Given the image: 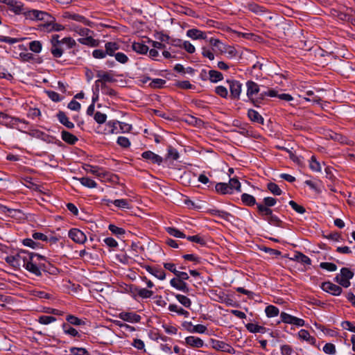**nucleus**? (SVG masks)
<instances>
[{"instance_id": "nucleus-1", "label": "nucleus", "mask_w": 355, "mask_h": 355, "mask_svg": "<svg viewBox=\"0 0 355 355\" xmlns=\"http://www.w3.org/2000/svg\"><path fill=\"white\" fill-rule=\"evenodd\" d=\"M18 257L21 259L23 267L36 277H41L42 272L55 275L58 271L57 268L46 261L44 256L39 254L20 250L18 252Z\"/></svg>"}, {"instance_id": "nucleus-2", "label": "nucleus", "mask_w": 355, "mask_h": 355, "mask_svg": "<svg viewBox=\"0 0 355 355\" xmlns=\"http://www.w3.org/2000/svg\"><path fill=\"white\" fill-rule=\"evenodd\" d=\"M247 92L246 94L251 103L257 107H259L267 97H273L277 96V91L274 89L262 90L261 87L257 83L252 80L246 82Z\"/></svg>"}, {"instance_id": "nucleus-3", "label": "nucleus", "mask_w": 355, "mask_h": 355, "mask_svg": "<svg viewBox=\"0 0 355 355\" xmlns=\"http://www.w3.org/2000/svg\"><path fill=\"white\" fill-rule=\"evenodd\" d=\"M257 209L259 215L270 225L276 227H282L283 221L276 215L273 214L271 208L265 207L262 204H257Z\"/></svg>"}, {"instance_id": "nucleus-4", "label": "nucleus", "mask_w": 355, "mask_h": 355, "mask_svg": "<svg viewBox=\"0 0 355 355\" xmlns=\"http://www.w3.org/2000/svg\"><path fill=\"white\" fill-rule=\"evenodd\" d=\"M354 273L348 268H343L340 274L337 275L335 280L344 288H348L350 286L349 280L353 278Z\"/></svg>"}, {"instance_id": "nucleus-5", "label": "nucleus", "mask_w": 355, "mask_h": 355, "mask_svg": "<svg viewBox=\"0 0 355 355\" xmlns=\"http://www.w3.org/2000/svg\"><path fill=\"white\" fill-rule=\"evenodd\" d=\"M96 76L98 78V79L95 81L94 93L99 92L100 82L105 83L116 82V79L114 78L113 73H112L111 72H105L103 71H98L97 73H96Z\"/></svg>"}, {"instance_id": "nucleus-6", "label": "nucleus", "mask_w": 355, "mask_h": 355, "mask_svg": "<svg viewBox=\"0 0 355 355\" xmlns=\"http://www.w3.org/2000/svg\"><path fill=\"white\" fill-rule=\"evenodd\" d=\"M0 2L6 4L8 9L16 15L23 14L25 15L27 10L24 4L17 0H0Z\"/></svg>"}, {"instance_id": "nucleus-7", "label": "nucleus", "mask_w": 355, "mask_h": 355, "mask_svg": "<svg viewBox=\"0 0 355 355\" xmlns=\"http://www.w3.org/2000/svg\"><path fill=\"white\" fill-rule=\"evenodd\" d=\"M62 17L65 20H73L88 26H91V24H92L89 19H87L83 15L70 11L63 12L62 14Z\"/></svg>"}, {"instance_id": "nucleus-8", "label": "nucleus", "mask_w": 355, "mask_h": 355, "mask_svg": "<svg viewBox=\"0 0 355 355\" xmlns=\"http://www.w3.org/2000/svg\"><path fill=\"white\" fill-rule=\"evenodd\" d=\"M26 19L44 21L46 19H51V15L46 12L38 10H27L25 12Z\"/></svg>"}, {"instance_id": "nucleus-9", "label": "nucleus", "mask_w": 355, "mask_h": 355, "mask_svg": "<svg viewBox=\"0 0 355 355\" xmlns=\"http://www.w3.org/2000/svg\"><path fill=\"white\" fill-rule=\"evenodd\" d=\"M280 318L282 322L285 324H294L297 327H303L305 324L303 319L298 318L286 312H282L280 313Z\"/></svg>"}, {"instance_id": "nucleus-10", "label": "nucleus", "mask_w": 355, "mask_h": 355, "mask_svg": "<svg viewBox=\"0 0 355 355\" xmlns=\"http://www.w3.org/2000/svg\"><path fill=\"white\" fill-rule=\"evenodd\" d=\"M212 347L218 351L227 352L229 354H234L235 349L229 344L222 340L211 339Z\"/></svg>"}, {"instance_id": "nucleus-11", "label": "nucleus", "mask_w": 355, "mask_h": 355, "mask_svg": "<svg viewBox=\"0 0 355 355\" xmlns=\"http://www.w3.org/2000/svg\"><path fill=\"white\" fill-rule=\"evenodd\" d=\"M60 36L58 35H53L51 39V45H56L59 44H65L68 49H72L76 46L77 44L75 40L71 37H66L62 40H59Z\"/></svg>"}, {"instance_id": "nucleus-12", "label": "nucleus", "mask_w": 355, "mask_h": 355, "mask_svg": "<svg viewBox=\"0 0 355 355\" xmlns=\"http://www.w3.org/2000/svg\"><path fill=\"white\" fill-rule=\"evenodd\" d=\"M227 83L230 87V97L232 99H239L242 90V84L239 81L235 80H227Z\"/></svg>"}, {"instance_id": "nucleus-13", "label": "nucleus", "mask_w": 355, "mask_h": 355, "mask_svg": "<svg viewBox=\"0 0 355 355\" xmlns=\"http://www.w3.org/2000/svg\"><path fill=\"white\" fill-rule=\"evenodd\" d=\"M68 236L76 243L83 244L87 241V236L84 232L76 228L70 230Z\"/></svg>"}, {"instance_id": "nucleus-14", "label": "nucleus", "mask_w": 355, "mask_h": 355, "mask_svg": "<svg viewBox=\"0 0 355 355\" xmlns=\"http://www.w3.org/2000/svg\"><path fill=\"white\" fill-rule=\"evenodd\" d=\"M321 288L324 291L336 296L340 295L343 291L340 286L334 284L330 282L322 283Z\"/></svg>"}, {"instance_id": "nucleus-15", "label": "nucleus", "mask_w": 355, "mask_h": 355, "mask_svg": "<svg viewBox=\"0 0 355 355\" xmlns=\"http://www.w3.org/2000/svg\"><path fill=\"white\" fill-rule=\"evenodd\" d=\"M119 318L130 323L139 322L141 320V316L133 312H121L119 314Z\"/></svg>"}, {"instance_id": "nucleus-16", "label": "nucleus", "mask_w": 355, "mask_h": 355, "mask_svg": "<svg viewBox=\"0 0 355 355\" xmlns=\"http://www.w3.org/2000/svg\"><path fill=\"white\" fill-rule=\"evenodd\" d=\"M144 268L147 272L155 277L159 280H164L166 278V273L164 270L159 267L144 266Z\"/></svg>"}, {"instance_id": "nucleus-17", "label": "nucleus", "mask_w": 355, "mask_h": 355, "mask_svg": "<svg viewBox=\"0 0 355 355\" xmlns=\"http://www.w3.org/2000/svg\"><path fill=\"white\" fill-rule=\"evenodd\" d=\"M83 168L87 173H90L100 178H105V177L107 176V173H106L105 171H103V169L99 168L98 166L86 164L83 167Z\"/></svg>"}, {"instance_id": "nucleus-18", "label": "nucleus", "mask_w": 355, "mask_h": 355, "mask_svg": "<svg viewBox=\"0 0 355 355\" xmlns=\"http://www.w3.org/2000/svg\"><path fill=\"white\" fill-rule=\"evenodd\" d=\"M141 157L144 159L149 161L150 163L157 164L158 165L161 164V163L162 162V160H163L162 158L159 155H158L150 150L144 152L141 154Z\"/></svg>"}, {"instance_id": "nucleus-19", "label": "nucleus", "mask_w": 355, "mask_h": 355, "mask_svg": "<svg viewBox=\"0 0 355 355\" xmlns=\"http://www.w3.org/2000/svg\"><path fill=\"white\" fill-rule=\"evenodd\" d=\"M170 284L171 286H173V288H175L176 289L181 291L185 293H188L189 292V288L187 284L182 281L181 279L173 278L170 281Z\"/></svg>"}, {"instance_id": "nucleus-20", "label": "nucleus", "mask_w": 355, "mask_h": 355, "mask_svg": "<svg viewBox=\"0 0 355 355\" xmlns=\"http://www.w3.org/2000/svg\"><path fill=\"white\" fill-rule=\"evenodd\" d=\"M92 34L88 35H84L82 37L78 39V42L83 45H86L91 47H96L99 45V41L95 40L92 36Z\"/></svg>"}, {"instance_id": "nucleus-21", "label": "nucleus", "mask_w": 355, "mask_h": 355, "mask_svg": "<svg viewBox=\"0 0 355 355\" xmlns=\"http://www.w3.org/2000/svg\"><path fill=\"white\" fill-rule=\"evenodd\" d=\"M69 29L78 34L80 36L88 35L89 34H93V31L87 28L81 27L74 23H70L69 24Z\"/></svg>"}, {"instance_id": "nucleus-22", "label": "nucleus", "mask_w": 355, "mask_h": 355, "mask_svg": "<svg viewBox=\"0 0 355 355\" xmlns=\"http://www.w3.org/2000/svg\"><path fill=\"white\" fill-rule=\"evenodd\" d=\"M187 345L193 348H200L204 345V341L196 336H190L185 338Z\"/></svg>"}, {"instance_id": "nucleus-23", "label": "nucleus", "mask_w": 355, "mask_h": 355, "mask_svg": "<svg viewBox=\"0 0 355 355\" xmlns=\"http://www.w3.org/2000/svg\"><path fill=\"white\" fill-rule=\"evenodd\" d=\"M57 118L60 123L69 129L74 128V124L69 121L66 114L62 111H59L57 114Z\"/></svg>"}, {"instance_id": "nucleus-24", "label": "nucleus", "mask_w": 355, "mask_h": 355, "mask_svg": "<svg viewBox=\"0 0 355 355\" xmlns=\"http://www.w3.org/2000/svg\"><path fill=\"white\" fill-rule=\"evenodd\" d=\"M62 139L69 145L75 144L78 139V137L67 130H62L61 132Z\"/></svg>"}, {"instance_id": "nucleus-25", "label": "nucleus", "mask_w": 355, "mask_h": 355, "mask_svg": "<svg viewBox=\"0 0 355 355\" xmlns=\"http://www.w3.org/2000/svg\"><path fill=\"white\" fill-rule=\"evenodd\" d=\"M298 336L301 340H306L309 344L315 346L316 345V339L311 336L309 332L305 329H301L298 332Z\"/></svg>"}, {"instance_id": "nucleus-26", "label": "nucleus", "mask_w": 355, "mask_h": 355, "mask_svg": "<svg viewBox=\"0 0 355 355\" xmlns=\"http://www.w3.org/2000/svg\"><path fill=\"white\" fill-rule=\"evenodd\" d=\"M55 21V19L54 17L51 16V19H46L44 23L38 25V29L41 31L44 32H52L53 31V22Z\"/></svg>"}, {"instance_id": "nucleus-27", "label": "nucleus", "mask_w": 355, "mask_h": 355, "mask_svg": "<svg viewBox=\"0 0 355 355\" xmlns=\"http://www.w3.org/2000/svg\"><path fill=\"white\" fill-rule=\"evenodd\" d=\"M187 35L193 40L206 39V33L197 28H191L187 31Z\"/></svg>"}, {"instance_id": "nucleus-28", "label": "nucleus", "mask_w": 355, "mask_h": 355, "mask_svg": "<svg viewBox=\"0 0 355 355\" xmlns=\"http://www.w3.org/2000/svg\"><path fill=\"white\" fill-rule=\"evenodd\" d=\"M248 116L252 122L257 123L259 124H263V118L259 114V113L257 111L253 109L248 110Z\"/></svg>"}, {"instance_id": "nucleus-29", "label": "nucleus", "mask_w": 355, "mask_h": 355, "mask_svg": "<svg viewBox=\"0 0 355 355\" xmlns=\"http://www.w3.org/2000/svg\"><path fill=\"white\" fill-rule=\"evenodd\" d=\"M245 327L250 333H261L265 334L266 332V328L263 326H260L254 323H248L245 324Z\"/></svg>"}, {"instance_id": "nucleus-30", "label": "nucleus", "mask_w": 355, "mask_h": 355, "mask_svg": "<svg viewBox=\"0 0 355 355\" xmlns=\"http://www.w3.org/2000/svg\"><path fill=\"white\" fill-rule=\"evenodd\" d=\"M105 49H106L107 53L110 56H113L116 54V51L120 49L119 43L115 42H108L105 44Z\"/></svg>"}, {"instance_id": "nucleus-31", "label": "nucleus", "mask_w": 355, "mask_h": 355, "mask_svg": "<svg viewBox=\"0 0 355 355\" xmlns=\"http://www.w3.org/2000/svg\"><path fill=\"white\" fill-rule=\"evenodd\" d=\"M216 192L218 194L225 195L232 194L231 189L228 187L227 183L218 182L215 186Z\"/></svg>"}, {"instance_id": "nucleus-32", "label": "nucleus", "mask_w": 355, "mask_h": 355, "mask_svg": "<svg viewBox=\"0 0 355 355\" xmlns=\"http://www.w3.org/2000/svg\"><path fill=\"white\" fill-rule=\"evenodd\" d=\"M62 328L65 334L69 335L72 337H80L78 331L68 323L64 322L62 325Z\"/></svg>"}, {"instance_id": "nucleus-33", "label": "nucleus", "mask_w": 355, "mask_h": 355, "mask_svg": "<svg viewBox=\"0 0 355 355\" xmlns=\"http://www.w3.org/2000/svg\"><path fill=\"white\" fill-rule=\"evenodd\" d=\"M241 200L245 205L248 207H252L257 204L255 198L248 193H243L241 196Z\"/></svg>"}, {"instance_id": "nucleus-34", "label": "nucleus", "mask_w": 355, "mask_h": 355, "mask_svg": "<svg viewBox=\"0 0 355 355\" xmlns=\"http://www.w3.org/2000/svg\"><path fill=\"white\" fill-rule=\"evenodd\" d=\"M132 50L139 54H146L149 47L141 42H134L132 45Z\"/></svg>"}, {"instance_id": "nucleus-35", "label": "nucleus", "mask_w": 355, "mask_h": 355, "mask_svg": "<svg viewBox=\"0 0 355 355\" xmlns=\"http://www.w3.org/2000/svg\"><path fill=\"white\" fill-rule=\"evenodd\" d=\"M168 309L170 311L175 312L180 315H184L185 318H188L189 315L187 311L175 304H170Z\"/></svg>"}, {"instance_id": "nucleus-36", "label": "nucleus", "mask_w": 355, "mask_h": 355, "mask_svg": "<svg viewBox=\"0 0 355 355\" xmlns=\"http://www.w3.org/2000/svg\"><path fill=\"white\" fill-rule=\"evenodd\" d=\"M63 44H64L51 45L50 51H51V53L53 55V58H59L62 55V54L64 53V49L62 47Z\"/></svg>"}, {"instance_id": "nucleus-37", "label": "nucleus", "mask_w": 355, "mask_h": 355, "mask_svg": "<svg viewBox=\"0 0 355 355\" xmlns=\"http://www.w3.org/2000/svg\"><path fill=\"white\" fill-rule=\"evenodd\" d=\"M100 88L103 94L108 95L111 97H114L117 95L116 92L107 85L105 83L100 82Z\"/></svg>"}, {"instance_id": "nucleus-38", "label": "nucleus", "mask_w": 355, "mask_h": 355, "mask_svg": "<svg viewBox=\"0 0 355 355\" xmlns=\"http://www.w3.org/2000/svg\"><path fill=\"white\" fill-rule=\"evenodd\" d=\"M80 184L85 187L93 189L97 187V183L88 177H83L78 179Z\"/></svg>"}, {"instance_id": "nucleus-39", "label": "nucleus", "mask_w": 355, "mask_h": 355, "mask_svg": "<svg viewBox=\"0 0 355 355\" xmlns=\"http://www.w3.org/2000/svg\"><path fill=\"white\" fill-rule=\"evenodd\" d=\"M227 184L228 187L231 189L232 193H233L234 190H236L238 192L241 191V183L237 178H230Z\"/></svg>"}, {"instance_id": "nucleus-40", "label": "nucleus", "mask_w": 355, "mask_h": 355, "mask_svg": "<svg viewBox=\"0 0 355 355\" xmlns=\"http://www.w3.org/2000/svg\"><path fill=\"white\" fill-rule=\"evenodd\" d=\"M130 202L128 199H117L113 201V205L121 209H130Z\"/></svg>"}, {"instance_id": "nucleus-41", "label": "nucleus", "mask_w": 355, "mask_h": 355, "mask_svg": "<svg viewBox=\"0 0 355 355\" xmlns=\"http://www.w3.org/2000/svg\"><path fill=\"white\" fill-rule=\"evenodd\" d=\"M293 259L297 261L298 262L304 263V264H307V265L311 264V259L309 257H307L306 255H305L300 252H297L295 254Z\"/></svg>"}, {"instance_id": "nucleus-42", "label": "nucleus", "mask_w": 355, "mask_h": 355, "mask_svg": "<svg viewBox=\"0 0 355 355\" xmlns=\"http://www.w3.org/2000/svg\"><path fill=\"white\" fill-rule=\"evenodd\" d=\"M67 323L76 326L84 325L85 322L80 318L73 315H68L66 318Z\"/></svg>"}, {"instance_id": "nucleus-43", "label": "nucleus", "mask_w": 355, "mask_h": 355, "mask_svg": "<svg viewBox=\"0 0 355 355\" xmlns=\"http://www.w3.org/2000/svg\"><path fill=\"white\" fill-rule=\"evenodd\" d=\"M209 80L212 83H217L223 79V75L216 70H210L209 71Z\"/></svg>"}, {"instance_id": "nucleus-44", "label": "nucleus", "mask_w": 355, "mask_h": 355, "mask_svg": "<svg viewBox=\"0 0 355 355\" xmlns=\"http://www.w3.org/2000/svg\"><path fill=\"white\" fill-rule=\"evenodd\" d=\"M265 312L268 318H273L279 315V310L275 306L269 305L266 307Z\"/></svg>"}, {"instance_id": "nucleus-45", "label": "nucleus", "mask_w": 355, "mask_h": 355, "mask_svg": "<svg viewBox=\"0 0 355 355\" xmlns=\"http://www.w3.org/2000/svg\"><path fill=\"white\" fill-rule=\"evenodd\" d=\"M119 124V121H110L107 123L106 126L107 128L105 130L109 134H117V125Z\"/></svg>"}, {"instance_id": "nucleus-46", "label": "nucleus", "mask_w": 355, "mask_h": 355, "mask_svg": "<svg viewBox=\"0 0 355 355\" xmlns=\"http://www.w3.org/2000/svg\"><path fill=\"white\" fill-rule=\"evenodd\" d=\"M175 298L186 308H189L191 305V300L185 295L177 294L175 295Z\"/></svg>"}, {"instance_id": "nucleus-47", "label": "nucleus", "mask_w": 355, "mask_h": 355, "mask_svg": "<svg viewBox=\"0 0 355 355\" xmlns=\"http://www.w3.org/2000/svg\"><path fill=\"white\" fill-rule=\"evenodd\" d=\"M29 49L31 51L39 53L41 52L42 49V44L41 42L37 40L32 41L29 43Z\"/></svg>"}, {"instance_id": "nucleus-48", "label": "nucleus", "mask_w": 355, "mask_h": 355, "mask_svg": "<svg viewBox=\"0 0 355 355\" xmlns=\"http://www.w3.org/2000/svg\"><path fill=\"white\" fill-rule=\"evenodd\" d=\"M208 213L211 214L212 216H218L223 219H227L229 216H230V214L225 211L218 210L216 209H210L208 210Z\"/></svg>"}, {"instance_id": "nucleus-49", "label": "nucleus", "mask_w": 355, "mask_h": 355, "mask_svg": "<svg viewBox=\"0 0 355 355\" xmlns=\"http://www.w3.org/2000/svg\"><path fill=\"white\" fill-rule=\"evenodd\" d=\"M22 243L27 247L31 248L33 249H37L41 248V243L39 242H36L33 240V239H25L22 241Z\"/></svg>"}, {"instance_id": "nucleus-50", "label": "nucleus", "mask_w": 355, "mask_h": 355, "mask_svg": "<svg viewBox=\"0 0 355 355\" xmlns=\"http://www.w3.org/2000/svg\"><path fill=\"white\" fill-rule=\"evenodd\" d=\"M267 188L273 195L275 196H279L282 193L279 187L274 182H269L267 184Z\"/></svg>"}, {"instance_id": "nucleus-51", "label": "nucleus", "mask_w": 355, "mask_h": 355, "mask_svg": "<svg viewBox=\"0 0 355 355\" xmlns=\"http://www.w3.org/2000/svg\"><path fill=\"white\" fill-rule=\"evenodd\" d=\"M166 232L171 236H173L176 238H186V236L183 232H180L179 230L175 227H167Z\"/></svg>"}, {"instance_id": "nucleus-52", "label": "nucleus", "mask_w": 355, "mask_h": 355, "mask_svg": "<svg viewBox=\"0 0 355 355\" xmlns=\"http://www.w3.org/2000/svg\"><path fill=\"white\" fill-rule=\"evenodd\" d=\"M37 321L42 324H49L56 321V318L53 316L42 315L38 318Z\"/></svg>"}, {"instance_id": "nucleus-53", "label": "nucleus", "mask_w": 355, "mask_h": 355, "mask_svg": "<svg viewBox=\"0 0 355 355\" xmlns=\"http://www.w3.org/2000/svg\"><path fill=\"white\" fill-rule=\"evenodd\" d=\"M187 239L188 241H189L191 242L198 243L202 246H204L206 245V241H205V239L198 234L193 235V236H189L187 237Z\"/></svg>"}, {"instance_id": "nucleus-54", "label": "nucleus", "mask_w": 355, "mask_h": 355, "mask_svg": "<svg viewBox=\"0 0 355 355\" xmlns=\"http://www.w3.org/2000/svg\"><path fill=\"white\" fill-rule=\"evenodd\" d=\"M310 168L316 172L321 171V166L320 163L316 160V158L314 155L311 157L310 163H309Z\"/></svg>"}, {"instance_id": "nucleus-55", "label": "nucleus", "mask_w": 355, "mask_h": 355, "mask_svg": "<svg viewBox=\"0 0 355 355\" xmlns=\"http://www.w3.org/2000/svg\"><path fill=\"white\" fill-rule=\"evenodd\" d=\"M175 85L180 89H194V85L190 83L188 80L177 81Z\"/></svg>"}, {"instance_id": "nucleus-56", "label": "nucleus", "mask_w": 355, "mask_h": 355, "mask_svg": "<svg viewBox=\"0 0 355 355\" xmlns=\"http://www.w3.org/2000/svg\"><path fill=\"white\" fill-rule=\"evenodd\" d=\"M109 230L116 236L123 235L125 233L124 229L114 225L110 224L108 227Z\"/></svg>"}, {"instance_id": "nucleus-57", "label": "nucleus", "mask_w": 355, "mask_h": 355, "mask_svg": "<svg viewBox=\"0 0 355 355\" xmlns=\"http://www.w3.org/2000/svg\"><path fill=\"white\" fill-rule=\"evenodd\" d=\"M288 204L298 214H303L306 212V209L303 206L298 205L294 200H290Z\"/></svg>"}, {"instance_id": "nucleus-58", "label": "nucleus", "mask_w": 355, "mask_h": 355, "mask_svg": "<svg viewBox=\"0 0 355 355\" xmlns=\"http://www.w3.org/2000/svg\"><path fill=\"white\" fill-rule=\"evenodd\" d=\"M320 267L330 272H334L337 270V266L335 263L330 262H321L320 263Z\"/></svg>"}, {"instance_id": "nucleus-59", "label": "nucleus", "mask_w": 355, "mask_h": 355, "mask_svg": "<svg viewBox=\"0 0 355 355\" xmlns=\"http://www.w3.org/2000/svg\"><path fill=\"white\" fill-rule=\"evenodd\" d=\"M277 200L272 197H266L263 199L262 206L266 207H272L277 203Z\"/></svg>"}, {"instance_id": "nucleus-60", "label": "nucleus", "mask_w": 355, "mask_h": 355, "mask_svg": "<svg viewBox=\"0 0 355 355\" xmlns=\"http://www.w3.org/2000/svg\"><path fill=\"white\" fill-rule=\"evenodd\" d=\"M70 352L73 355H89L88 351L83 347H71Z\"/></svg>"}, {"instance_id": "nucleus-61", "label": "nucleus", "mask_w": 355, "mask_h": 355, "mask_svg": "<svg viewBox=\"0 0 355 355\" xmlns=\"http://www.w3.org/2000/svg\"><path fill=\"white\" fill-rule=\"evenodd\" d=\"M166 80L161 78H155L152 80L150 83L149 86L152 88H161L166 84Z\"/></svg>"}, {"instance_id": "nucleus-62", "label": "nucleus", "mask_w": 355, "mask_h": 355, "mask_svg": "<svg viewBox=\"0 0 355 355\" xmlns=\"http://www.w3.org/2000/svg\"><path fill=\"white\" fill-rule=\"evenodd\" d=\"M209 43L211 46L217 48L220 51H223V47L224 46V44L220 42V40L211 37L209 40Z\"/></svg>"}, {"instance_id": "nucleus-63", "label": "nucleus", "mask_w": 355, "mask_h": 355, "mask_svg": "<svg viewBox=\"0 0 355 355\" xmlns=\"http://www.w3.org/2000/svg\"><path fill=\"white\" fill-rule=\"evenodd\" d=\"M223 49V51H220V53H227L230 57H234L236 55V49L230 46H226L224 44Z\"/></svg>"}, {"instance_id": "nucleus-64", "label": "nucleus", "mask_w": 355, "mask_h": 355, "mask_svg": "<svg viewBox=\"0 0 355 355\" xmlns=\"http://www.w3.org/2000/svg\"><path fill=\"white\" fill-rule=\"evenodd\" d=\"M215 92L222 98H227L228 96L227 89L222 85L217 86L215 89Z\"/></svg>"}]
</instances>
